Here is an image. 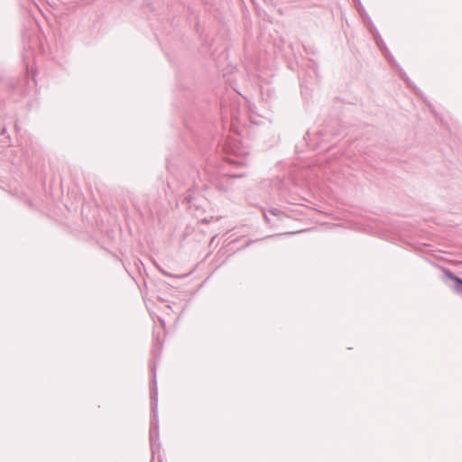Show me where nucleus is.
<instances>
[{
	"label": "nucleus",
	"instance_id": "nucleus-1",
	"mask_svg": "<svg viewBox=\"0 0 462 462\" xmlns=\"http://www.w3.org/2000/svg\"><path fill=\"white\" fill-rule=\"evenodd\" d=\"M154 383L156 384V380L154 379ZM157 405H158V393L157 388L151 393V406L152 411V416L150 423V441L151 448L153 450L156 442L159 439V420L157 415Z\"/></svg>",
	"mask_w": 462,
	"mask_h": 462
},
{
	"label": "nucleus",
	"instance_id": "nucleus-2",
	"mask_svg": "<svg viewBox=\"0 0 462 462\" xmlns=\"http://www.w3.org/2000/svg\"><path fill=\"white\" fill-rule=\"evenodd\" d=\"M446 278L449 279L452 283H448L449 288L457 295L462 297V278L457 276L448 269H443Z\"/></svg>",
	"mask_w": 462,
	"mask_h": 462
},
{
	"label": "nucleus",
	"instance_id": "nucleus-3",
	"mask_svg": "<svg viewBox=\"0 0 462 462\" xmlns=\"http://www.w3.org/2000/svg\"><path fill=\"white\" fill-rule=\"evenodd\" d=\"M231 182L232 177L223 176L217 180L216 187L220 191L226 192L229 189L230 186L232 185Z\"/></svg>",
	"mask_w": 462,
	"mask_h": 462
},
{
	"label": "nucleus",
	"instance_id": "nucleus-4",
	"mask_svg": "<svg viewBox=\"0 0 462 462\" xmlns=\"http://www.w3.org/2000/svg\"><path fill=\"white\" fill-rule=\"evenodd\" d=\"M269 213L272 214L273 216H278L279 214H282V211L277 208H271L269 210Z\"/></svg>",
	"mask_w": 462,
	"mask_h": 462
},
{
	"label": "nucleus",
	"instance_id": "nucleus-5",
	"mask_svg": "<svg viewBox=\"0 0 462 462\" xmlns=\"http://www.w3.org/2000/svg\"><path fill=\"white\" fill-rule=\"evenodd\" d=\"M401 77H402V79H404V80L407 82L408 86L410 87V86H411V85H410V80H409V79L406 77V74H405L404 72H402V73L401 74Z\"/></svg>",
	"mask_w": 462,
	"mask_h": 462
},
{
	"label": "nucleus",
	"instance_id": "nucleus-6",
	"mask_svg": "<svg viewBox=\"0 0 462 462\" xmlns=\"http://www.w3.org/2000/svg\"><path fill=\"white\" fill-rule=\"evenodd\" d=\"M6 86L10 87L11 88H14V82L13 80H9L8 82L5 83Z\"/></svg>",
	"mask_w": 462,
	"mask_h": 462
},
{
	"label": "nucleus",
	"instance_id": "nucleus-7",
	"mask_svg": "<svg viewBox=\"0 0 462 462\" xmlns=\"http://www.w3.org/2000/svg\"><path fill=\"white\" fill-rule=\"evenodd\" d=\"M263 216H264L265 220H266L267 222H269L270 220H269V218H268L267 215L264 213V214H263Z\"/></svg>",
	"mask_w": 462,
	"mask_h": 462
}]
</instances>
